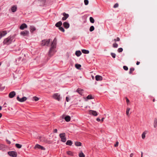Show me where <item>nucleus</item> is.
<instances>
[{
  "label": "nucleus",
  "instance_id": "f257e3e1",
  "mask_svg": "<svg viewBox=\"0 0 157 157\" xmlns=\"http://www.w3.org/2000/svg\"><path fill=\"white\" fill-rule=\"evenodd\" d=\"M57 40L55 38L52 42L51 47L48 52V56H52L56 52V46Z\"/></svg>",
  "mask_w": 157,
  "mask_h": 157
},
{
  "label": "nucleus",
  "instance_id": "f03ea898",
  "mask_svg": "<svg viewBox=\"0 0 157 157\" xmlns=\"http://www.w3.org/2000/svg\"><path fill=\"white\" fill-rule=\"evenodd\" d=\"M13 37L11 36H10L4 39L3 43L5 45H9L14 41L13 40Z\"/></svg>",
  "mask_w": 157,
  "mask_h": 157
},
{
  "label": "nucleus",
  "instance_id": "7ed1b4c3",
  "mask_svg": "<svg viewBox=\"0 0 157 157\" xmlns=\"http://www.w3.org/2000/svg\"><path fill=\"white\" fill-rule=\"evenodd\" d=\"M52 97L59 101H60L61 99L60 94L58 93L54 94L52 96Z\"/></svg>",
  "mask_w": 157,
  "mask_h": 157
},
{
  "label": "nucleus",
  "instance_id": "20e7f679",
  "mask_svg": "<svg viewBox=\"0 0 157 157\" xmlns=\"http://www.w3.org/2000/svg\"><path fill=\"white\" fill-rule=\"evenodd\" d=\"M50 39H48V40H44L42 41L41 44L42 46H48L50 43Z\"/></svg>",
  "mask_w": 157,
  "mask_h": 157
},
{
  "label": "nucleus",
  "instance_id": "39448f33",
  "mask_svg": "<svg viewBox=\"0 0 157 157\" xmlns=\"http://www.w3.org/2000/svg\"><path fill=\"white\" fill-rule=\"evenodd\" d=\"M59 136L61 139V141L63 142H65L66 141V138L65 137V134L64 133H60L59 135Z\"/></svg>",
  "mask_w": 157,
  "mask_h": 157
},
{
  "label": "nucleus",
  "instance_id": "423d86ee",
  "mask_svg": "<svg viewBox=\"0 0 157 157\" xmlns=\"http://www.w3.org/2000/svg\"><path fill=\"white\" fill-rule=\"evenodd\" d=\"M8 155L13 157H17V152L15 151H10L8 152Z\"/></svg>",
  "mask_w": 157,
  "mask_h": 157
},
{
  "label": "nucleus",
  "instance_id": "0eeeda50",
  "mask_svg": "<svg viewBox=\"0 0 157 157\" xmlns=\"http://www.w3.org/2000/svg\"><path fill=\"white\" fill-rule=\"evenodd\" d=\"M29 31L27 30L21 31L20 33L21 35L23 36H29Z\"/></svg>",
  "mask_w": 157,
  "mask_h": 157
},
{
  "label": "nucleus",
  "instance_id": "6e6552de",
  "mask_svg": "<svg viewBox=\"0 0 157 157\" xmlns=\"http://www.w3.org/2000/svg\"><path fill=\"white\" fill-rule=\"evenodd\" d=\"M17 100L20 102H23L25 101L27 99L26 97H24L22 98H21L19 96H17Z\"/></svg>",
  "mask_w": 157,
  "mask_h": 157
},
{
  "label": "nucleus",
  "instance_id": "1a4fd4ad",
  "mask_svg": "<svg viewBox=\"0 0 157 157\" xmlns=\"http://www.w3.org/2000/svg\"><path fill=\"white\" fill-rule=\"evenodd\" d=\"M34 148L36 149V148H38L39 149H41L42 150H45V148H44L43 146L40 145L38 144H36L34 147Z\"/></svg>",
  "mask_w": 157,
  "mask_h": 157
},
{
  "label": "nucleus",
  "instance_id": "9d476101",
  "mask_svg": "<svg viewBox=\"0 0 157 157\" xmlns=\"http://www.w3.org/2000/svg\"><path fill=\"white\" fill-rule=\"evenodd\" d=\"M62 14L63 16V17L62 18V20L63 21L66 20L69 17V15L65 13H63Z\"/></svg>",
  "mask_w": 157,
  "mask_h": 157
},
{
  "label": "nucleus",
  "instance_id": "9b49d317",
  "mask_svg": "<svg viewBox=\"0 0 157 157\" xmlns=\"http://www.w3.org/2000/svg\"><path fill=\"white\" fill-rule=\"evenodd\" d=\"M89 114L95 116H96L98 115V113L97 112L92 110H89Z\"/></svg>",
  "mask_w": 157,
  "mask_h": 157
},
{
  "label": "nucleus",
  "instance_id": "f8f14e48",
  "mask_svg": "<svg viewBox=\"0 0 157 157\" xmlns=\"http://www.w3.org/2000/svg\"><path fill=\"white\" fill-rule=\"evenodd\" d=\"M17 10V6L16 5H13L11 7V10L12 12H16Z\"/></svg>",
  "mask_w": 157,
  "mask_h": 157
},
{
  "label": "nucleus",
  "instance_id": "ddd939ff",
  "mask_svg": "<svg viewBox=\"0 0 157 157\" xmlns=\"http://www.w3.org/2000/svg\"><path fill=\"white\" fill-rule=\"evenodd\" d=\"M7 34L6 31H3L0 32V39H1L2 37L5 36Z\"/></svg>",
  "mask_w": 157,
  "mask_h": 157
},
{
  "label": "nucleus",
  "instance_id": "4468645a",
  "mask_svg": "<svg viewBox=\"0 0 157 157\" xmlns=\"http://www.w3.org/2000/svg\"><path fill=\"white\" fill-rule=\"evenodd\" d=\"M95 79L97 81H101L102 80L103 78L102 77L99 75H96L95 76Z\"/></svg>",
  "mask_w": 157,
  "mask_h": 157
},
{
  "label": "nucleus",
  "instance_id": "2eb2a0df",
  "mask_svg": "<svg viewBox=\"0 0 157 157\" xmlns=\"http://www.w3.org/2000/svg\"><path fill=\"white\" fill-rule=\"evenodd\" d=\"M63 26L65 29H67L69 27L70 25L69 23L67 22H65L63 24Z\"/></svg>",
  "mask_w": 157,
  "mask_h": 157
},
{
  "label": "nucleus",
  "instance_id": "dca6fc26",
  "mask_svg": "<svg viewBox=\"0 0 157 157\" xmlns=\"http://www.w3.org/2000/svg\"><path fill=\"white\" fill-rule=\"evenodd\" d=\"M27 28V25L25 23L22 24L20 26V29L21 30H23L25 28Z\"/></svg>",
  "mask_w": 157,
  "mask_h": 157
},
{
  "label": "nucleus",
  "instance_id": "f3484780",
  "mask_svg": "<svg viewBox=\"0 0 157 157\" xmlns=\"http://www.w3.org/2000/svg\"><path fill=\"white\" fill-rule=\"evenodd\" d=\"M15 94V92L14 91H12L10 93L9 96L10 98H12L14 96Z\"/></svg>",
  "mask_w": 157,
  "mask_h": 157
},
{
  "label": "nucleus",
  "instance_id": "a211bd4d",
  "mask_svg": "<svg viewBox=\"0 0 157 157\" xmlns=\"http://www.w3.org/2000/svg\"><path fill=\"white\" fill-rule=\"evenodd\" d=\"M76 91L81 95H82L84 90L82 89H77Z\"/></svg>",
  "mask_w": 157,
  "mask_h": 157
},
{
  "label": "nucleus",
  "instance_id": "6ab92c4d",
  "mask_svg": "<svg viewBox=\"0 0 157 157\" xmlns=\"http://www.w3.org/2000/svg\"><path fill=\"white\" fill-rule=\"evenodd\" d=\"M30 31L31 33H33V31H35L36 30V28L33 25L30 26Z\"/></svg>",
  "mask_w": 157,
  "mask_h": 157
},
{
  "label": "nucleus",
  "instance_id": "aec40b11",
  "mask_svg": "<svg viewBox=\"0 0 157 157\" xmlns=\"http://www.w3.org/2000/svg\"><path fill=\"white\" fill-rule=\"evenodd\" d=\"M75 54L77 57H79L82 54V52L80 50L76 51Z\"/></svg>",
  "mask_w": 157,
  "mask_h": 157
},
{
  "label": "nucleus",
  "instance_id": "412c9836",
  "mask_svg": "<svg viewBox=\"0 0 157 157\" xmlns=\"http://www.w3.org/2000/svg\"><path fill=\"white\" fill-rule=\"evenodd\" d=\"M38 139L40 140V141L42 142H45V139L44 137L39 136L38 137Z\"/></svg>",
  "mask_w": 157,
  "mask_h": 157
},
{
  "label": "nucleus",
  "instance_id": "4be33fe9",
  "mask_svg": "<svg viewBox=\"0 0 157 157\" xmlns=\"http://www.w3.org/2000/svg\"><path fill=\"white\" fill-rule=\"evenodd\" d=\"M62 24V22L61 21H59L56 24L55 26L57 27H61Z\"/></svg>",
  "mask_w": 157,
  "mask_h": 157
},
{
  "label": "nucleus",
  "instance_id": "5701e85b",
  "mask_svg": "<svg viewBox=\"0 0 157 157\" xmlns=\"http://www.w3.org/2000/svg\"><path fill=\"white\" fill-rule=\"evenodd\" d=\"M64 119L66 121L69 122L71 120V117L70 116L67 115L65 117Z\"/></svg>",
  "mask_w": 157,
  "mask_h": 157
},
{
  "label": "nucleus",
  "instance_id": "b1692460",
  "mask_svg": "<svg viewBox=\"0 0 157 157\" xmlns=\"http://www.w3.org/2000/svg\"><path fill=\"white\" fill-rule=\"evenodd\" d=\"M72 144V142L70 140H68L66 143L67 145L71 146Z\"/></svg>",
  "mask_w": 157,
  "mask_h": 157
},
{
  "label": "nucleus",
  "instance_id": "393cba45",
  "mask_svg": "<svg viewBox=\"0 0 157 157\" xmlns=\"http://www.w3.org/2000/svg\"><path fill=\"white\" fill-rule=\"evenodd\" d=\"M75 67L78 69H81V65L80 64H75Z\"/></svg>",
  "mask_w": 157,
  "mask_h": 157
},
{
  "label": "nucleus",
  "instance_id": "a878e982",
  "mask_svg": "<svg viewBox=\"0 0 157 157\" xmlns=\"http://www.w3.org/2000/svg\"><path fill=\"white\" fill-rule=\"evenodd\" d=\"M75 145L77 146H79L81 145L82 144L80 142H76L75 143Z\"/></svg>",
  "mask_w": 157,
  "mask_h": 157
},
{
  "label": "nucleus",
  "instance_id": "bb28decb",
  "mask_svg": "<svg viewBox=\"0 0 157 157\" xmlns=\"http://www.w3.org/2000/svg\"><path fill=\"white\" fill-rule=\"evenodd\" d=\"M130 109V108H128L127 109L126 111V114L128 116H129L130 114L129 113Z\"/></svg>",
  "mask_w": 157,
  "mask_h": 157
},
{
  "label": "nucleus",
  "instance_id": "cd10ccee",
  "mask_svg": "<svg viewBox=\"0 0 157 157\" xmlns=\"http://www.w3.org/2000/svg\"><path fill=\"white\" fill-rule=\"evenodd\" d=\"M15 146L18 148H21L22 147V145L18 144H16Z\"/></svg>",
  "mask_w": 157,
  "mask_h": 157
},
{
  "label": "nucleus",
  "instance_id": "c85d7f7f",
  "mask_svg": "<svg viewBox=\"0 0 157 157\" xmlns=\"http://www.w3.org/2000/svg\"><path fill=\"white\" fill-rule=\"evenodd\" d=\"M90 22L92 23H94V20L92 17H90Z\"/></svg>",
  "mask_w": 157,
  "mask_h": 157
},
{
  "label": "nucleus",
  "instance_id": "c756f323",
  "mask_svg": "<svg viewBox=\"0 0 157 157\" xmlns=\"http://www.w3.org/2000/svg\"><path fill=\"white\" fill-rule=\"evenodd\" d=\"M82 52L84 54H88V50L85 49H82Z\"/></svg>",
  "mask_w": 157,
  "mask_h": 157
},
{
  "label": "nucleus",
  "instance_id": "7c9ffc66",
  "mask_svg": "<svg viewBox=\"0 0 157 157\" xmlns=\"http://www.w3.org/2000/svg\"><path fill=\"white\" fill-rule=\"evenodd\" d=\"M5 147V145L0 144V150H2Z\"/></svg>",
  "mask_w": 157,
  "mask_h": 157
},
{
  "label": "nucleus",
  "instance_id": "2f4dec72",
  "mask_svg": "<svg viewBox=\"0 0 157 157\" xmlns=\"http://www.w3.org/2000/svg\"><path fill=\"white\" fill-rule=\"evenodd\" d=\"M135 70V69L134 68H131L130 69V71L129 72V73L130 74H131L132 72L134 71Z\"/></svg>",
  "mask_w": 157,
  "mask_h": 157
},
{
  "label": "nucleus",
  "instance_id": "473e14b6",
  "mask_svg": "<svg viewBox=\"0 0 157 157\" xmlns=\"http://www.w3.org/2000/svg\"><path fill=\"white\" fill-rule=\"evenodd\" d=\"M79 157H85V155L82 152H81L79 154Z\"/></svg>",
  "mask_w": 157,
  "mask_h": 157
},
{
  "label": "nucleus",
  "instance_id": "72a5a7b5",
  "mask_svg": "<svg viewBox=\"0 0 157 157\" xmlns=\"http://www.w3.org/2000/svg\"><path fill=\"white\" fill-rule=\"evenodd\" d=\"M94 28L93 26H91L90 27V32H92L94 30Z\"/></svg>",
  "mask_w": 157,
  "mask_h": 157
},
{
  "label": "nucleus",
  "instance_id": "f704fd0d",
  "mask_svg": "<svg viewBox=\"0 0 157 157\" xmlns=\"http://www.w3.org/2000/svg\"><path fill=\"white\" fill-rule=\"evenodd\" d=\"M113 48H117L118 47V44L116 43H114L113 44Z\"/></svg>",
  "mask_w": 157,
  "mask_h": 157
},
{
  "label": "nucleus",
  "instance_id": "c9c22d12",
  "mask_svg": "<svg viewBox=\"0 0 157 157\" xmlns=\"http://www.w3.org/2000/svg\"><path fill=\"white\" fill-rule=\"evenodd\" d=\"M59 29L62 32H64L65 31V30L64 28L62 27H60L59 28Z\"/></svg>",
  "mask_w": 157,
  "mask_h": 157
},
{
  "label": "nucleus",
  "instance_id": "e433bc0d",
  "mask_svg": "<svg viewBox=\"0 0 157 157\" xmlns=\"http://www.w3.org/2000/svg\"><path fill=\"white\" fill-rule=\"evenodd\" d=\"M33 98L35 101H37L39 100V98H38L36 96H34L33 97Z\"/></svg>",
  "mask_w": 157,
  "mask_h": 157
},
{
  "label": "nucleus",
  "instance_id": "4c0bfd02",
  "mask_svg": "<svg viewBox=\"0 0 157 157\" xmlns=\"http://www.w3.org/2000/svg\"><path fill=\"white\" fill-rule=\"evenodd\" d=\"M146 133L145 132H144L142 135V137L143 139H144L145 137Z\"/></svg>",
  "mask_w": 157,
  "mask_h": 157
},
{
  "label": "nucleus",
  "instance_id": "58836bf2",
  "mask_svg": "<svg viewBox=\"0 0 157 157\" xmlns=\"http://www.w3.org/2000/svg\"><path fill=\"white\" fill-rule=\"evenodd\" d=\"M123 50V49L122 48H119L118 49L117 51L119 52L120 53L122 52Z\"/></svg>",
  "mask_w": 157,
  "mask_h": 157
},
{
  "label": "nucleus",
  "instance_id": "ea45409f",
  "mask_svg": "<svg viewBox=\"0 0 157 157\" xmlns=\"http://www.w3.org/2000/svg\"><path fill=\"white\" fill-rule=\"evenodd\" d=\"M67 154L70 155H73V153L71 151H67Z\"/></svg>",
  "mask_w": 157,
  "mask_h": 157
},
{
  "label": "nucleus",
  "instance_id": "a19ab883",
  "mask_svg": "<svg viewBox=\"0 0 157 157\" xmlns=\"http://www.w3.org/2000/svg\"><path fill=\"white\" fill-rule=\"evenodd\" d=\"M94 96H92L91 95H89V100L91 99H94Z\"/></svg>",
  "mask_w": 157,
  "mask_h": 157
},
{
  "label": "nucleus",
  "instance_id": "79ce46f5",
  "mask_svg": "<svg viewBox=\"0 0 157 157\" xmlns=\"http://www.w3.org/2000/svg\"><path fill=\"white\" fill-rule=\"evenodd\" d=\"M120 40V38L118 37H117L116 39H114L113 40V41H114L115 42H116L117 41H119Z\"/></svg>",
  "mask_w": 157,
  "mask_h": 157
},
{
  "label": "nucleus",
  "instance_id": "37998d69",
  "mask_svg": "<svg viewBox=\"0 0 157 157\" xmlns=\"http://www.w3.org/2000/svg\"><path fill=\"white\" fill-rule=\"evenodd\" d=\"M111 56H112V57L113 58H115L116 55L115 53H111Z\"/></svg>",
  "mask_w": 157,
  "mask_h": 157
},
{
  "label": "nucleus",
  "instance_id": "c03bdc74",
  "mask_svg": "<svg viewBox=\"0 0 157 157\" xmlns=\"http://www.w3.org/2000/svg\"><path fill=\"white\" fill-rule=\"evenodd\" d=\"M123 68L125 71H127L128 69V67L125 66H123Z\"/></svg>",
  "mask_w": 157,
  "mask_h": 157
},
{
  "label": "nucleus",
  "instance_id": "a18cd8bd",
  "mask_svg": "<svg viewBox=\"0 0 157 157\" xmlns=\"http://www.w3.org/2000/svg\"><path fill=\"white\" fill-rule=\"evenodd\" d=\"M84 2L85 5H87L88 4V0H84Z\"/></svg>",
  "mask_w": 157,
  "mask_h": 157
},
{
  "label": "nucleus",
  "instance_id": "49530a36",
  "mask_svg": "<svg viewBox=\"0 0 157 157\" xmlns=\"http://www.w3.org/2000/svg\"><path fill=\"white\" fill-rule=\"evenodd\" d=\"M118 6H119L118 4V3H117L114 5V6H113V7L114 8H116Z\"/></svg>",
  "mask_w": 157,
  "mask_h": 157
},
{
  "label": "nucleus",
  "instance_id": "de8ad7c7",
  "mask_svg": "<svg viewBox=\"0 0 157 157\" xmlns=\"http://www.w3.org/2000/svg\"><path fill=\"white\" fill-rule=\"evenodd\" d=\"M119 144V142L118 141H117L116 142V144L114 145V146L115 147H117L118 146Z\"/></svg>",
  "mask_w": 157,
  "mask_h": 157
},
{
  "label": "nucleus",
  "instance_id": "09e8293b",
  "mask_svg": "<svg viewBox=\"0 0 157 157\" xmlns=\"http://www.w3.org/2000/svg\"><path fill=\"white\" fill-rule=\"evenodd\" d=\"M6 141L7 143L9 144H11V142L10 141H9V140H7L6 139Z\"/></svg>",
  "mask_w": 157,
  "mask_h": 157
},
{
  "label": "nucleus",
  "instance_id": "8fccbe9b",
  "mask_svg": "<svg viewBox=\"0 0 157 157\" xmlns=\"http://www.w3.org/2000/svg\"><path fill=\"white\" fill-rule=\"evenodd\" d=\"M126 99L127 103L128 104V103H129V101L127 98H126Z\"/></svg>",
  "mask_w": 157,
  "mask_h": 157
},
{
  "label": "nucleus",
  "instance_id": "3c124183",
  "mask_svg": "<svg viewBox=\"0 0 157 157\" xmlns=\"http://www.w3.org/2000/svg\"><path fill=\"white\" fill-rule=\"evenodd\" d=\"M154 124H157V119L156 118L155 119Z\"/></svg>",
  "mask_w": 157,
  "mask_h": 157
},
{
  "label": "nucleus",
  "instance_id": "603ef678",
  "mask_svg": "<svg viewBox=\"0 0 157 157\" xmlns=\"http://www.w3.org/2000/svg\"><path fill=\"white\" fill-rule=\"evenodd\" d=\"M57 129H54L53 132L54 133H57Z\"/></svg>",
  "mask_w": 157,
  "mask_h": 157
},
{
  "label": "nucleus",
  "instance_id": "864d4df0",
  "mask_svg": "<svg viewBox=\"0 0 157 157\" xmlns=\"http://www.w3.org/2000/svg\"><path fill=\"white\" fill-rule=\"evenodd\" d=\"M66 100L67 102H68L69 101V99L68 97H66Z\"/></svg>",
  "mask_w": 157,
  "mask_h": 157
},
{
  "label": "nucleus",
  "instance_id": "5fc2aeb1",
  "mask_svg": "<svg viewBox=\"0 0 157 157\" xmlns=\"http://www.w3.org/2000/svg\"><path fill=\"white\" fill-rule=\"evenodd\" d=\"M97 121H98L99 122L101 121V120L100 119H99V118H97L96 119Z\"/></svg>",
  "mask_w": 157,
  "mask_h": 157
},
{
  "label": "nucleus",
  "instance_id": "6e6d98bb",
  "mask_svg": "<svg viewBox=\"0 0 157 157\" xmlns=\"http://www.w3.org/2000/svg\"><path fill=\"white\" fill-rule=\"evenodd\" d=\"M133 155H134L133 154V153H131V154H130V157H133Z\"/></svg>",
  "mask_w": 157,
  "mask_h": 157
},
{
  "label": "nucleus",
  "instance_id": "4d7b16f0",
  "mask_svg": "<svg viewBox=\"0 0 157 157\" xmlns=\"http://www.w3.org/2000/svg\"><path fill=\"white\" fill-rule=\"evenodd\" d=\"M157 124H154V128H156L157 126Z\"/></svg>",
  "mask_w": 157,
  "mask_h": 157
},
{
  "label": "nucleus",
  "instance_id": "13d9d810",
  "mask_svg": "<svg viewBox=\"0 0 157 157\" xmlns=\"http://www.w3.org/2000/svg\"><path fill=\"white\" fill-rule=\"evenodd\" d=\"M140 63V62H139V61H137V62H136V64L137 65H139Z\"/></svg>",
  "mask_w": 157,
  "mask_h": 157
},
{
  "label": "nucleus",
  "instance_id": "bf43d9fd",
  "mask_svg": "<svg viewBox=\"0 0 157 157\" xmlns=\"http://www.w3.org/2000/svg\"><path fill=\"white\" fill-rule=\"evenodd\" d=\"M1 86H2V85L0 84V88H4L5 87H1Z\"/></svg>",
  "mask_w": 157,
  "mask_h": 157
},
{
  "label": "nucleus",
  "instance_id": "052dcab7",
  "mask_svg": "<svg viewBox=\"0 0 157 157\" xmlns=\"http://www.w3.org/2000/svg\"><path fill=\"white\" fill-rule=\"evenodd\" d=\"M104 118H102L101 119V121L103 122L104 121Z\"/></svg>",
  "mask_w": 157,
  "mask_h": 157
},
{
  "label": "nucleus",
  "instance_id": "680f3d73",
  "mask_svg": "<svg viewBox=\"0 0 157 157\" xmlns=\"http://www.w3.org/2000/svg\"><path fill=\"white\" fill-rule=\"evenodd\" d=\"M88 98H89V97H88V96H87L86 97V101H87V100L88 99Z\"/></svg>",
  "mask_w": 157,
  "mask_h": 157
},
{
  "label": "nucleus",
  "instance_id": "e2e57ef3",
  "mask_svg": "<svg viewBox=\"0 0 157 157\" xmlns=\"http://www.w3.org/2000/svg\"><path fill=\"white\" fill-rule=\"evenodd\" d=\"M91 76H92V79H94V76L93 75H91Z\"/></svg>",
  "mask_w": 157,
  "mask_h": 157
},
{
  "label": "nucleus",
  "instance_id": "0e129e2a",
  "mask_svg": "<svg viewBox=\"0 0 157 157\" xmlns=\"http://www.w3.org/2000/svg\"><path fill=\"white\" fill-rule=\"evenodd\" d=\"M2 116V114L1 113H0V118H1Z\"/></svg>",
  "mask_w": 157,
  "mask_h": 157
},
{
  "label": "nucleus",
  "instance_id": "69168bd1",
  "mask_svg": "<svg viewBox=\"0 0 157 157\" xmlns=\"http://www.w3.org/2000/svg\"><path fill=\"white\" fill-rule=\"evenodd\" d=\"M141 157H143V152H141Z\"/></svg>",
  "mask_w": 157,
  "mask_h": 157
},
{
  "label": "nucleus",
  "instance_id": "338daca9",
  "mask_svg": "<svg viewBox=\"0 0 157 157\" xmlns=\"http://www.w3.org/2000/svg\"><path fill=\"white\" fill-rule=\"evenodd\" d=\"M155 101V99H154L153 100V102H154Z\"/></svg>",
  "mask_w": 157,
  "mask_h": 157
},
{
  "label": "nucleus",
  "instance_id": "774afa93",
  "mask_svg": "<svg viewBox=\"0 0 157 157\" xmlns=\"http://www.w3.org/2000/svg\"><path fill=\"white\" fill-rule=\"evenodd\" d=\"M2 109V107L0 106V110H1Z\"/></svg>",
  "mask_w": 157,
  "mask_h": 157
}]
</instances>
